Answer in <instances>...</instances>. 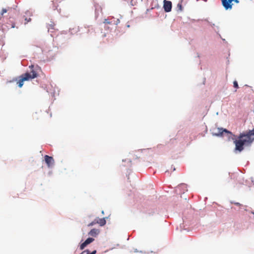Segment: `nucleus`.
<instances>
[{"label": "nucleus", "instance_id": "6", "mask_svg": "<svg viewBox=\"0 0 254 254\" xmlns=\"http://www.w3.org/2000/svg\"><path fill=\"white\" fill-rule=\"evenodd\" d=\"M94 241V239L92 238H87L84 242L82 243L80 246V249L81 250H83L88 245L90 244L92 242H93Z\"/></svg>", "mask_w": 254, "mask_h": 254}, {"label": "nucleus", "instance_id": "14", "mask_svg": "<svg viewBox=\"0 0 254 254\" xmlns=\"http://www.w3.org/2000/svg\"><path fill=\"white\" fill-rule=\"evenodd\" d=\"M96 224H97V219H95L93 221H92V222H91L90 223H89L88 225V227H90V226H92Z\"/></svg>", "mask_w": 254, "mask_h": 254}, {"label": "nucleus", "instance_id": "3", "mask_svg": "<svg viewBox=\"0 0 254 254\" xmlns=\"http://www.w3.org/2000/svg\"><path fill=\"white\" fill-rule=\"evenodd\" d=\"M234 1L236 3H238V0H222V4L226 10L231 9L232 8V2Z\"/></svg>", "mask_w": 254, "mask_h": 254}, {"label": "nucleus", "instance_id": "17", "mask_svg": "<svg viewBox=\"0 0 254 254\" xmlns=\"http://www.w3.org/2000/svg\"><path fill=\"white\" fill-rule=\"evenodd\" d=\"M104 23L105 24H111V22L109 21L108 19H105L104 21Z\"/></svg>", "mask_w": 254, "mask_h": 254}, {"label": "nucleus", "instance_id": "12", "mask_svg": "<svg viewBox=\"0 0 254 254\" xmlns=\"http://www.w3.org/2000/svg\"><path fill=\"white\" fill-rule=\"evenodd\" d=\"M254 135V128L252 129V130H250L249 132L247 134H243L244 136H245V137L246 138L247 136L249 137V142L251 143L252 142V141L251 140V136L252 135Z\"/></svg>", "mask_w": 254, "mask_h": 254}, {"label": "nucleus", "instance_id": "18", "mask_svg": "<svg viewBox=\"0 0 254 254\" xmlns=\"http://www.w3.org/2000/svg\"><path fill=\"white\" fill-rule=\"evenodd\" d=\"M15 27V24L14 23H12L11 24V28H14Z\"/></svg>", "mask_w": 254, "mask_h": 254}, {"label": "nucleus", "instance_id": "11", "mask_svg": "<svg viewBox=\"0 0 254 254\" xmlns=\"http://www.w3.org/2000/svg\"><path fill=\"white\" fill-rule=\"evenodd\" d=\"M97 223L99 224L100 226H103L106 223V221L105 220V218H100V219H96Z\"/></svg>", "mask_w": 254, "mask_h": 254}, {"label": "nucleus", "instance_id": "1", "mask_svg": "<svg viewBox=\"0 0 254 254\" xmlns=\"http://www.w3.org/2000/svg\"><path fill=\"white\" fill-rule=\"evenodd\" d=\"M235 144V150L241 152L244 149V146L251 143L249 142V138L248 136L246 138L243 135V134H241L238 137V139L234 141Z\"/></svg>", "mask_w": 254, "mask_h": 254}, {"label": "nucleus", "instance_id": "16", "mask_svg": "<svg viewBox=\"0 0 254 254\" xmlns=\"http://www.w3.org/2000/svg\"><path fill=\"white\" fill-rule=\"evenodd\" d=\"M233 84H234V87H235L236 88H238L239 87L238 84V82L237 81H234L233 82Z\"/></svg>", "mask_w": 254, "mask_h": 254}, {"label": "nucleus", "instance_id": "5", "mask_svg": "<svg viewBox=\"0 0 254 254\" xmlns=\"http://www.w3.org/2000/svg\"><path fill=\"white\" fill-rule=\"evenodd\" d=\"M44 158L45 161L49 167H51L54 165V160L52 157L46 155L44 156Z\"/></svg>", "mask_w": 254, "mask_h": 254}, {"label": "nucleus", "instance_id": "20", "mask_svg": "<svg viewBox=\"0 0 254 254\" xmlns=\"http://www.w3.org/2000/svg\"><path fill=\"white\" fill-rule=\"evenodd\" d=\"M102 213L103 214H104V211H102Z\"/></svg>", "mask_w": 254, "mask_h": 254}, {"label": "nucleus", "instance_id": "13", "mask_svg": "<svg viewBox=\"0 0 254 254\" xmlns=\"http://www.w3.org/2000/svg\"><path fill=\"white\" fill-rule=\"evenodd\" d=\"M55 24L53 22H51V24H49L48 25V31L51 32H53L55 29Z\"/></svg>", "mask_w": 254, "mask_h": 254}, {"label": "nucleus", "instance_id": "8", "mask_svg": "<svg viewBox=\"0 0 254 254\" xmlns=\"http://www.w3.org/2000/svg\"><path fill=\"white\" fill-rule=\"evenodd\" d=\"M80 31V28L78 26L74 25L72 27L69 28V31L72 35L78 33Z\"/></svg>", "mask_w": 254, "mask_h": 254}, {"label": "nucleus", "instance_id": "7", "mask_svg": "<svg viewBox=\"0 0 254 254\" xmlns=\"http://www.w3.org/2000/svg\"><path fill=\"white\" fill-rule=\"evenodd\" d=\"M224 132L227 133H229V134L231 133V132L227 130L226 129H223L222 128H218L217 129V131L215 132L214 134V135H215L216 136H220V135H222Z\"/></svg>", "mask_w": 254, "mask_h": 254}, {"label": "nucleus", "instance_id": "19", "mask_svg": "<svg viewBox=\"0 0 254 254\" xmlns=\"http://www.w3.org/2000/svg\"><path fill=\"white\" fill-rule=\"evenodd\" d=\"M55 0H52V2H53V4H55V2H54V1H55Z\"/></svg>", "mask_w": 254, "mask_h": 254}, {"label": "nucleus", "instance_id": "2", "mask_svg": "<svg viewBox=\"0 0 254 254\" xmlns=\"http://www.w3.org/2000/svg\"><path fill=\"white\" fill-rule=\"evenodd\" d=\"M37 73L36 72L32 70L30 72H26L22 74L20 77L18 81L17 82L18 86L21 88L23 85V82L31 80L33 78L37 77Z\"/></svg>", "mask_w": 254, "mask_h": 254}, {"label": "nucleus", "instance_id": "15", "mask_svg": "<svg viewBox=\"0 0 254 254\" xmlns=\"http://www.w3.org/2000/svg\"><path fill=\"white\" fill-rule=\"evenodd\" d=\"M85 252H87V254H95L96 253V250H94L93 251L92 253H89V251L88 250H86V251H83L82 254L85 253Z\"/></svg>", "mask_w": 254, "mask_h": 254}, {"label": "nucleus", "instance_id": "10", "mask_svg": "<svg viewBox=\"0 0 254 254\" xmlns=\"http://www.w3.org/2000/svg\"><path fill=\"white\" fill-rule=\"evenodd\" d=\"M100 231L97 229H93L88 233V235L92 237H96L99 233Z\"/></svg>", "mask_w": 254, "mask_h": 254}, {"label": "nucleus", "instance_id": "9", "mask_svg": "<svg viewBox=\"0 0 254 254\" xmlns=\"http://www.w3.org/2000/svg\"><path fill=\"white\" fill-rule=\"evenodd\" d=\"M13 11H14V9L9 7L5 8H2L0 12V14L1 16H3L4 14L6 12H8V14H11Z\"/></svg>", "mask_w": 254, "mask_h": 254}, {"label": "nucleus", "instance_id": "4", "mask_svg": "<svg viewBox=\"0 0 254 254\" xmlns=\"http://www.w3.org/2000/svg\"><path fill=\"white\" fill-rule=\"evenodd\" d=\"M163 8L165 12H168L171 11L172 2L167 0H164Z\"/></svg>", "mask_w": 254, "mask_h": 254}]
</instances>
